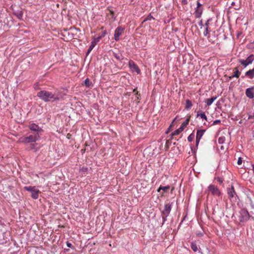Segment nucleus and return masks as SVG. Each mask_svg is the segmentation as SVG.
I'll return each mask as SVG.
<instances>
[{
  "mask_svg": "<svg viewBox=\"0 0 254 254\" xmlns=\"http://www.w3.org/2000/svg\"><path fill=\"white\" fill-rule=\"evenodd\" d=\"M169 189H170V186H165V187L160 186L158 188V189L157 190V191L158 192H160L161 190H163L164 191H166L168 190H169Z\"/></svg>",
  "mask_w": 254,
  "mask_h": 254,
  "instance_id": "23",
  "label": "nucleus"
},
{
  "mask_svg": "<svg viewBox=\"0 0 254 254\" xmlns=\"http://www.w3.org/2000/svg\"><path fill=\"white\" fill-rule=\"evenodd\" d=\"M210 20V19L207 20L206 22L205 23V25L206 26V27L208 28V25H209V22Z\"/></svg>",
  "mask_w": 254,
  "mask_h": 254,
  "instance_id": "34",
  "label": "nucleus"
},
{
  "mask_svg": "<svg viewBox=\"0 0 254 254\" xmlns=\"http://www.w3.org/2000/svg\"><path fill=\"white\" fill-rule=\"evenodd\" d=\"M220 123V120H215L214 121L213 123H212V125H216L219 123Z\"/></svg>",
  "mask_w": 254,
  "mask_h": 254,
  "instance_id": "30",
  "label": "nucleus"
},
{
  "mask_svg": "<svg viewBox=\"0 0 254 254\" xmlns=\"http://www.w3.org/2000/svg\"><path fill=\"white\" fill-rule=\"evenodd\" d=\"M196 116H197V117H199L202 120H204L205 121L207 120V117L204 112H202V113H201L199 114L197 113Z\"/></svg>",
  "mask_w": 254,
  "mask_h": 254,
  "instance_id": "21",
  "label": "nucleus"
},
{
  "mask_svg": "<svg viewBox=\"0 0 254 254\" xmlns=\"http://www.w3.org/2000/svg\"><path fill=\"white\" fill-rule=\"evenodd\" d=\"M204 129L197 130L196 135V145H198L199 142L205 132Z\"/></svg>",
  "mask_w": 254,
  "mask_h": 254,
  "instance_id": "13",
  "label": "nucleus"
},
{
  "mask_svg": "<svg viewBox=\"0 0 254 254\" xmlns=\"http://www.w3.org/2000/svg\"><path fill=\"white\" fill-rule=\"evenodd\" d=\"M192 104L190 100H187L186 101L185 109L187 110L190 109Z\"/></svg>",
  "mask_w": 254,
  "mask_h": 254,
  "instance_id": "20",
  "label": "nucleus"
},
{
  "mask_svg": "<svg viewBox=\"0 0 254 254\" xmlns=\"http://www.w3.org/2000/svg\"><path fill=\"white\" fill-rule=\"evenodd\" d=\"M114 56L115 58H116L118 60L121 61L123 59V58H121V56L118 54H115Z\"/></svg>",
  "mask_w": 254,
  "mask_h": 254,
  "instance_id": "27",
  "label": "nucleus"
},
{
  "mask_svg": "<svg viewBox=\"0 0 254 254\" xmlns=\"http://www.w3.org/2000/svg\"><path fill=\"white\" fill-rule=\"evenodd\" d=\"M84 83L85 84V85L87 86V87H89L90 85V82H89V80L88 78H86L84 81Z\"/></svg>",
  "mask_w": 254,
  "mask_h": 254,
  "instance_id": "26",
  "label": "nucleus"
},
{
  "mask_svg": "<svg viewBox=\"0 0 254 254\" xmlns=\"http://www.w3.org/2000/svg\"><path fill=\"white\" fill-rule=\"evenodd\" d=\"M105 34V33H104L102 35V36H101L100 37H102H102H103L104 36Z\"/></svg>",
  "mask_w": 254,
  "mask_h": 254,
  "instance_id": "38",
  "label": "nucleus"
},
{
  "mask_svg": "<svg viewBox=\"0 0 254 254\" xmlns=\"http://www.w3.org/2000/svg\"><path fill=\"white\" fill-rule=\"evenodd\" d=\"M208 33V28L206 27L205 29V31L203 33V34L205 36H206Z\"/></svg>",
  "mask_w": 254,
  "mask_h": 254,
  "instance_id": "28",
  "label": "nucleus"
},
{
  "mask_svg": "<svg viewBox=\"0 0 254 254\" xmlns=\"http://www.w3.org/2000/svg\"><path fill=\"white\" fill-rule=\"evenodd\" d=\"M191 248L194 252H197L198 250L197 246L195 242H192L191 243Z\"/></svg>",
  "mask_w": 254,
  "mask_h": 254,
  "instance_id": "22",
  "label": "nucleus"
},
{
  "mask_svg": "<svg viewBox=\"0 0 254 254\" xmlns=\"http://www.w3.org/2000/svg\"><path fill=\"white\" fill-rule=\"evenodd\" d=\"M190 118L186 119L181 125V127L172 133L173 135H176L180 134L185 128V127L189 124Z\"/></svg>",
  "mask_w": 254,
  "mask_h": 254,
  "instance_id": "7",
  "label": "nucleus"
},
{
  "mask_svg": "<svg viewBox=\"0 0 254 254\" xmlns=\"http://www.w3.org/2000/svg\"><path fill=\"white\" fill-rule=\"evenodd\" d=\"M245 76L249 77L250 79L253 78L254 77V67L246 72Z\"/></svg>",
  "mask_w": 254,
  "mask_h": 254,
  "instance_id": "17",
  "label": "nucleus"
},
{
  "mask_svg": "<svg viewBox=\"0 0 254 254\" xmlns=\"http://www.w3.org/2000/svg\"><path fill=\"white\" fill-rule=\"evenodd\" d=\"M208 190L213 195L219 196L220 194V192L217 187H215L213 185H211L208 187Z\"/></svg>",
  "mask_w": 254,
  "mask_h": 254,
  "instance_id": "9",
  "label": "nucleus"
},
{
  "mask_svg": "<svg viewBox=\"0 0 254 254\" xmlns=\"http://www.w3.org/2000/svg\"><path fill=\"white\" fill-rule=\"evenodd\" d=\"M221 141H222L221 138H219V139H218L219 143H222Z\"/></svg>",
  "mask_w": 254,
  "mask_h": 254,
  "instance_id": "37",
  "label": "nucleus"
},
{
  "mask_svg": "<svg viewBox=\"0 0 254 254\" xmlns=\"http://www.w3.org/2000/svg\"><path fill=\"white\" fill-rule=\"evenodd\" d=\"M24 189L27 191L31 192V197L33 199H36L38 198L40 190L37 189L36 187L25 186L24 187Z\"/></svg>",
  "mask_w": 254,
  "mask_h": 254,
  "instance_id": "4",
  "label": "nucleus"
},
{
  "mask_svg": "<svg viewBox=\"0 0 254 254\" xmlns=\"http://www.w3.org/2000/svg\"><path fill=\"white\" fill-rule=\"evenodd\" d=\"M202 4L198 1H197V6L196 8H201Z\"/></svg>",
  "mask_w": 254,
  "mask_h": 254,
  "instance_id": "32",
  "label": "nucleus"
},
{
  "mask_svg": "<svg viewBox=\"0 0 254 254\" xmlns=\"http://www.w3.org/2000/svg\"><path fill=\"white\" fill-rule=\"evenodd\" d=\"M246 95L250 99H253L254 98V88L251 87L248 88L246 90Z\"/></svg>",
  "mask_w": 254,
  "mask_h": 254,
  "instance_id": "14",
  "label": "nucleus"
},
{
  "mask_svg": "<svg viewBox=\"0 0 254 254\" xmlns=\"http://www.w3.org/2000/svg\"><path fill=\"white\" fill-rule=\"evenodd\" d=\"M198 25L200 26V28H202V27L203 26V23H202V20H200L198 22Z\"/></svg>",
  "mask_w": 254,
  "mask_h": 254,
  "instance_id": "33",
  "label": "nucleus"
},
{
  "mask_svg": "<svg viewBox=\"0 0 254 254\" xmlns=\"http://www.w3.org/2000/svg\"><path fill=\"white\" fill-rule=\"evenodd\" d=\"M128 65L129 68L133 71H135L137 74H139L140 71L136 65V64L132 61H129L128 62Z\"/></svg>",
  "mask_w": 254,
  "mask_h": 254,
  "instance_id": "12",
  "label": "nucleus"
},
{
  "mask_svg": "<svg viewBox=\"0 0 254 254\" xmlns=\"http://www.w3.org/2000/svg\"><path fill=\"white\" fill-rule=\"evenodd\" d=\"M238 217L239 222L244 223L249 219L250 215L246 209H242L239 212Z\"/></svg>",
  "mask_w": 254,
  "mask_h": 254,
  "instance_id": "3",
  "label": "nucleus"
},
{
  "mask_svg": "<svg viewBox=\"0 0 254 254\" xmlns=\"http://www.w3.org/2000/svg\"><path fill=\"white\" fill-rule=\"evenodd\" d=\"M29 128L31 133H38V134L41 135L43 132L42 128L34 123L30 124L29 126Z\"/></svg>",
  "mask_w": 254,
  "mask_h": 254,
  "instance_id": "6",
  "label": "nucleus"
},
{
  "mask_svg": "<svg viewBox=\"0 0 254 254\" xmlns=\"http://www.w3.org/2000/svg\"><path fill=\"white\" fill-rule=\"evenodd\" d=\"M102 38V37H98L96 38H94L91 42V45L89 47L87 54H88L89 53L93 50V49L95 47L98 42H99L100 39Z\"/></svg>",
  "mask_w": 254,
  "mask_h": 254,
  "instance_id": "10",
  "label": "nucleus"
},
{
  "mask_svg": "<svg viewBox=\"0 0 254 254\" xmlns=\"http://www.w3.org/2000/svg\"><path fill=\"white\" fill-rule=\"evenodd\" d=\"M152 19H153V17H152L151 15H149L144 19L142 22L143 23L147 20H151Z\"/></svg>",
  "mask_w": 254,
  "mask_h": 254,
  "instance_id": "24",
  "label": "nucleus"
},
{
  "mask_svg": "<svg viewBox=\"0 0 254 254\" xmlns=\"http://www.w3.org/2000/svg\"><path fill=\"white\" fill-rule=\"evenodd\" d=\"M254 119V111L249 114L248 119Z\"/></svg>",
  "mask_w": 254,
  "mask_h": 254,
  "instance_id": "25",
  "label": "nucleus"
},
{
  "mask_svg": "<svg viewBox=\"0 0 254 254\" xmlns=\"http://www.w3.org/2000/svg\"><path fill=\"white\" fill-rule=\"evenodd\" d=\"M216 97H212L211 98L206 99L205 100V102L208 106H209L213 103V102L216 99Z\"/></svg>",
  "mask_w": 254,
  "mask_h": 254,
  "instance_id": "18",
  "label": "nucleus"
},
{
  "mask_svg": "<svg viewBox=\"0 0 254 254\" xmlns=\"http://www.w3.org/2000/svg\"><path fill=\"white\" fill-rule=\"evenodd\" d=\"M235 69L236 70L234 72V73L231 76L229 77L230 79L233 77L238 78L240 76L241 74V72L237 68H235Z\"/></svg>",
  "mask_w": 254,
  "mask_h": 254,
  "instance_id": "19",
  "label": "nucleus"
},
{
  "mask_svg": "<svg viewBox=\"0 0 254 254\" xmlns=\"http://www.w3.org/2000/svg\"><path fill=\"white\" fill-rule=\"evenodd\" d=\"M32 146H33V147H32V148H33L34 146V144H33Z\"/></svg>",
  "mask_w": 254,
  "mask_h": 254,
  "instance_id": "40",
  "label": "nucleus"
},
{
  "mask_svg": "<svg viewBox=\"0 0 254 254\" xmlns=\"http://www.w3.org/2000/svg\"><path fill=\"white\" fill-rule=\"evenodd\" d=\"M29 135L27 136L21 137L19 139V142L24 144L33 143L36 142L40 138L41 135L38 134V133L29 132Z\"/></svg>",
  "mask_w": 254,
  "mask_h": 254,
  "instance_id": "2",
  "label": "nucleus"
},
{
  "mask_svg": "<svg viewBox=\"0 0 254 254\" xmlns=\"http://www.w3.org/2000/svg\"><path fill=\"white\" fill-rule=\"evenodd\" d=\"M171 210V204H167L164 206V209L162 211V214L164 216V221L165 220V218H166L169 214H170V212Z\"/></svg>",
  "mask_w": 254,
  "mask_h": 254,
  "instance_id": "11",
  "label": "nucleus"
},
{
  "mask_svg": "<svg viewBox=\"0 0 254 254\" xmlns=\"http://www.w3.org/2000/svg\"><path fill=\"white\" fill-rule=\"evenodd\" d=\"M203 9L202 8H195L194 14L196 18H199L201 17Z\"/></svg>",
  "mask_w": 254,
  "mask_h": 254,
  "instance_id": "16",
  "label": "nucleus"
},
{
  "mask_svg": "<svg viewBox=\"0 0 254 254\" xmlns=\"http://www.w3.org/2000/svg\"><path fill=\"white\" fill-rule=\"evenodd\" d=\"M192 139H193V136L192 134H190L189 136V137H188V140L190 142H191L192 141Z\"/></svg>",
  "mask_w": 254,
  "mask_h": 254,
  "instance_id": "29",
  "label": "nucleus"
},
{
  "mask_svg": "<svg viewBox=\"0 0 254 254\" xmlns=\"http://www.w3.org/2000/svg\"><path fill=\"white\" fill-rule=\"evenodd\" d=\"M237 163L238 165H241L242 163V159L241 157H239L238 158V161H237Z\"/></svg>",
  "mask_w": 254,
  "mask_h": 254,
  "instance_id": "31",
  "label": "nucleus"
},
{
  "mask_svg": "<svg viewBox=\"0 0 254 254\" xmlns=\"http://www.w3.org/2000/svg\"><path fill=\"white\" fill-rule=\"evenodd\" d=\"M227 193L230 199L233 198L236 194L234 187L232 186L231 188H228L227 189Z\"/></svg>",
  "mask_w": 254,
  "mask_h": 254,
  "instance_id": "15",
  "label": "nucleus"
},
{
  "mask_svg": "<svg viewBox=\"0 0 254 254\" xmlns=\"http://www.w3.org/2000/svg\"><path fill=\"white\" fill-rule=\"evenodd\" d=\"M176 118H175V119L173 120V122H172V123L171 125H170V127H171V126H172V125L174 123V122H175V121L176 120Z\"/></svg>",
  "mask_w": 254,
  "mask_h": 254,
  "instance_id": "36",
  "label": "nucleus"
},
{
  "mask_svg": "<svg viewBox=\"0 0 254 254\" xmlns=\"http://www.w3.org/2000/svg\"><path fill=\"white\" fill-rule=\"evenodd\" d=\"M254 61V55L252 54L250 55L246 60H239L238 62L242 64L244 67H247L249 64H252Z\"/></svg>",
  "mask_w": 254,
  "mask_h": 254,
  "instance_id": "5",
  "label": "nucleus"
},
{
  "mask_svg": "<svg viewBox=\"0 0 254 254\" xmlns=\"http://www.w3.org/2000/svg\"><path fill=\"white\" fill-rule=\"evenodd\" d=\"M124 30V28L121 26H119L116 29L114 34V38L116 41L120 40V36L122 34Z\"/></svg>",
  "mask_w": 254,
  "mask_h": 254,
  "instance_id": "8",
  "label": "nucleus"
},
{
  "mask_svg": "<svg viewBox=\"0 0 254 254\" xmlns=\"http://www.w3.org/2000/svg\"><path fill=\"white\" fill-rule=\"evenodd\" d=\"M37 96L45 102L53 101L59 100V98L51 92L42 90L37 93Z\"/></svg>",
  "mask_w": 254,
  "mask_h": 254,
  "instance_id": "1",
  "label": "nucleus"
},
{
  "mask_svg": "<svg viewBox=\"0 0 254 254\" xmlns=\"http://www.w3.org/2000/svg\"><path fill=\"white\" fill-rule=\"evenodd\" d=\"M198 235L202 236V234L200 233L197 234Z\"/></svg>",
  "mask_w": 254,
  "mask_h": 254,
  "instance_id": "39",
  "label": "nucleus"
},
{
  "mask_svg": "<svg viewBox=\"0 0 254 254\" xmlns=\"http://www.w3.org/2000/svg\"><path fill=\"white\" fill-rule=\"evenodd\" d=\"M66 245H67V246L68 247H69V248H71V246H72L71 244V243H69V242H66Z\"/></svg>",
  "mask_w": 254,
  "mask_h": 254,
  "instance_id": "35",
  "label": "nucleus"
}]
</instances>
